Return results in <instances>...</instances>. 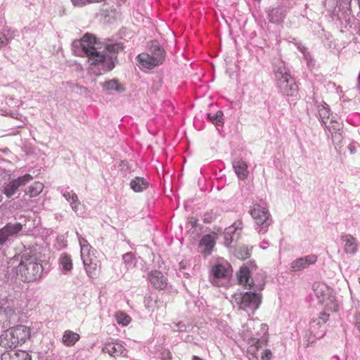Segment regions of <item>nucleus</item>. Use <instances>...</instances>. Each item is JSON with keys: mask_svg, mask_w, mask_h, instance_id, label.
<instances>
[{"mask_svg": "<svg viewBox=\"0 0 360 360\" xmlns=\"http://www.w3.org/2000/svg\"><path fill=\"white\" fill-rule=\"evenodd\" d=\"M99 44L91 34H86L80 40L72 43L74 53L79 56H86L91 65L101 66L104 72L110 71L115 67V54L122 50V46L119 43L108 42L103 50L98 47Z\"/></svg>", "mask_w": 360, "mask_h": 360, "instance_id": "f257e3e1", "label": "nucleus"}, {"mask_svg": "<svg viewBox=\"0 0 360 360\" xmlns=\"http://www.w3.org/2000/svg\"><path fill=\"white\" fill-rule=\"evenodd\" d=\"M18 262L16 274L23 282H34L41 278L44 268L35 251L27 249L15 255L10 262Z\"/></svg>", "mask_w": 360, "mask_h": 360, "instance_id": "f03ea898", "label": "nucleus"}, {"mask_svg": "<svg viewBox=\"0 0 360 360\" xmlns=\"http://www.w3.org/2000/svg\"><path fill=\"white\" fill-rule=\"evenodd\" d=\"M165 51L156 41H151L150 53L138 55L137 60L140 65L148 69H152L161 65L165 60Z\"/></svg>", "mask_w": 360, "mask_h": 360, "instance_id": "7ed1b4c3", "label": "nucleus"}, {"mask_svg": "<svg viewBox=\"0 0 360 360\" xmlns=\"http://www.w3.org/2000/svg\"><path fill=\"white\" fill-rule=\"evenodd\" d=\"M231 273V266L227 262L218 260L211 269L210 281L217 287L224 286L229 283Z\"/></svg>", "mask_w": 360, "mask_h": 360, "instance_id": "20e7f679", "label": "nucleus"}, {"mask_svg": "<svg viewBox=\"0 0 360 360\" xmlns=\"http://www.w3.org/2000/svg\"><path fill=\"white\" fill-rule=\"evenodd\" d=\"M233 300L240 309L254 311L260 304L261 295L255 292H237L233 294Z\"/></svg>", "mask_w": 360, "mask_h": 360, "instance_id": "39448f33", "label": "nucleus"}, {"mask_svg": "<svg viewBox=\"0 0 360 360\" xmlns=\"http://www.w3.org/2000/svg\"><path fill=\"white\" fill-rule=\"evenodd\" d=\"M250 214L256 224V230L259 233H265L272 223L268 209L259 204H255L250 210Z\"/></svg>", "mask_w": 360, "mask_h": 360, "instance_id": "423d86ee", "label": "nucleus"}, {"mask_svg": "<svg viewBox=\"0 0 360 360\" xmlns=\"http://www.w3.org/2000/svg\"><path fill=\"white\" fill-rule=\"evenodd\" d=\"M277 85L281 91L287 96H296L298 87L294 79L286 72L279 69L276 73Z\"/></svg>", "mask_w": 360, "mask_h": 360, "instance_id": "0eeeda50", "label": "nucleus"}, {"mask_svg": "<svg viewBox=\"0 0 360 360\" xmlns=\"http://www.w3.org/2000/svg\"><path fill=\"white\" fill-rule=\"evenodd\" d=\"M33 177L32 175L26 174L17 179H9L7 182H5L3 184L1 187V192L7 198H10L17 193L20 187L25 186L31 181Z\"/></svg>", "mask_w": 360, "mask_h": 360, "instance_id": "6e6552de", "label": "nucleus"}, {"mask_svg": "<svg viewBox=\"0 0 360 360\" xmlns=\"http://www.w3.org/2000/svg\"><path fill=\"white\" fill-rule=\"evenodd\" d=\"M329 314L326 311L320 313L319 316L314 319L309 324L311 334L316 338H321L326 333V323L328 320Z\"/></svg>", "mask_w": 360, "mask_h": 360, "instance_id": "1a4fd4ad", "label": "nucleus"}, {"mask_svg": "<svg viewBox=\"0 0 360 360\" xmlns=\"http://www.w3.org/2000/svg\"><path fill=\"white\" fill-rule=\"evenodd\" d=\"M237 276L240 285L245 287H249L250 289L253 290L254 291L261 290L264 288V282L256 283L254 279L250 278V270L245 266L240 267Z\"/></svg>", "mask_w": 360, "mask_h": 360, "instance_id": "9d476101", "label": "nucleus"}, {"mask_svg": "<svg viewBox=\"0 0 360 360\" xmlns=\"http://www.w3.org/2000/svg\"><path fill=\"white\" fill-rule=\"evenodd\" d=\"M22 226L20 223H8L0 229V246L10 242L22 230Z\"/></svg>", "mask_w": 360, "mask_h": 360, "instance_id": "9b49d317", "label": "nucleus"}, {"mask_svg": "<svg viewBox=\"0 0 360 360\" xmlns=\"http://www.w3.org/2000/svg\"><path fill=\"white\" fill-rule=\"evenodd\" d=\"M317 256L315 255H309L307 256L301 257L293 260L290 264L291 271H300L310 265L314 264L317 262Z\"/></svg>", "mask_w": 360, "mask_h": 360, "instance_id": "f8f14e48", "label": "nucleus"}, {"mask_svg": "<svg viewBox=\"0 0 360 360\" xmlns=\"http://www.w3.org/2000/svg\"><path fill=\"white\" fill-rule=\"evenodd\" d=\"M326 291L322 288L316 289V294L319 300V302L325 304V308L328 311H338V304L333 297L329 295L330 290L326 287Z\"/></svg>", "mask_w": 360, "mask_h": 360, "instance_id": "ddd939ff", "label": "nucleus"}, {"mask_svg": "<svg viewBox=\"0 0 360 360\" xmlns=\"http://www.w3.org/2000/svg\"><path fill=\"white\" fill-rule=\"evenodd\" d=\"M102 351L114 358L119 356L125 357L127 356L128 353V351L123 347V345L118 342H108L105 344Z\"/></svg>", "mask_w": 360, "mask_h": 360, "instance_id": "4468645a", "label": "nucleus"}, {"mask_svg": "<svg viewBox=\"0 0 360 360\" xmlns=\"http://www.w3.org/2000/svg\"><path fill=\"white\" fill-rule=\"evenodd\" d=\"M18 335H15L13 328L5 330L0 335V346L5 348H15L19 345Z\"/></svg>", "mask_w": 360, "mask_h": 360, "instance_id": "2eb2a0df", "label": "nucleus"}, {"mask_svg": "<svg viewBox=\"0 0 360 360\" xmlns=\"http://www.w3.org/2000/svg\"><path fill=\"white\" fill-rule=\"evenodd\" d=\"M148 280L151 285L157 288L163 290L167 286V278L159 271H153L148 275Z\"/></svg>", "mask_w": 360, "mask_h": 360, "instance_id": "dca6fc26", "label": "nucleus"}, {"mask_svg": "<svg viewBox=\"0 0 360 360\" xmlns=\"http://www.w3.org/2000/svg\"><path fill=\"white\" fill-rule=\"evenodd\" d=\"M81 258L83 261L84 266L87 275L91 278L96 276L98 271V265L94 255L91 254L88 256L82 257Z\"/></svg>", "mask_w": 360, "mask_h": 360, "instance_id": "f3484780", "label": "nucleus"}, {"mask_svg": "<svg viewBox=\"0 0 360 360\" xmlns=\"http://www.w3.org/2000/svg\"><path fill=\"white\" fill-rule=\"evenodd\" d=\"M341 240L344 243V251L346 254L354 255L358 250V243L356 238L350 234H343Z\"/></svg>", "mask_w": 360, "mask_h": 360, "instance_id": "a211bd4d", "label": "nucleus"}, {"mask_svg": "<svg viewBox=\"0 0 360 360\" xmlns=\"http://www.w3.org/2000/svg\"><path fill=\"white\" fill-rule=\"evenodd\" d=\"M248 352L250 360H270L272 356L269 349L259 352V350L252 346L250 347Z\"/></svg>", "mask_w": 360, "mask_h": 360, "instance_id": "6ab92c4d", "label": "nucleus"}, {"mask_svg": "<svg viewBox=\"0 0 360 360\" xmlns=\"http://www.w3.org/2000/svg\"><path fill=\"white\" fill-rule=\"evenodd\" d=\"M1 360H31V356L25 351H11L4 353Z\"/></svg>", "mask_w": 360, "mask_h": 360, "instance_id": "aec40b11", "label": "nucleus"}, {"mask_svg": "<svg viewBox=\"0 0 360 360\" xmlns=\"http://www.w3.org/2000/svg\"><path fill=\"white\" fill-rule=\"evenodd\" d=\"M101 86L105 91H109L110 94L112 93L113 91L120 93L125 90L124 85L120 84L116 79L103 82Z\"/></svg>", "mask_w": 360, "mask_h": 360, "instance_id": "412c9836", "label": "nucleus"}, {"mask_svg": "<svg viewBox=\"0 0 360 360\" xmlns=\"http://www.w3.org/2000/svg\"><path fill=\"white\" fill-rule=\"evenodd\" d=\"M233 167L239 179H245L248 177V165L244 161L235 160L233 162Z\"/></svg>", "mask_w": 360, "mask_h": 360, "instance_id": "4be33fe9", "label": "nucleus"}, {"mask_svg": "<svg viewBox=\"0 0 360 360\" xmlns=\"http://www.w3.org/2000/svg\"><path fill=\"white\" fill-rule=\"evenodd\" d=\"M148 182L142 177L136 176L131 181L130 187L135 192H141L148 187Z\"/></svg>", "mask_w": 360, "mask_h": 360, "instance_id": "5701e85b", "label": "nucleus"}, {"mask_svg": "<svg viewBox=\"0 0 360 360\" xmlns=\"http://www.w3.org/2000/svg\"><path fill=\"white\" fill-rule=\"evenodd\" d=\"M79 340V335L72 330H65L63 335V343L68 346H73Z\"/></svg>", "mask_w": 360, "mask_h": 360, "instance_id": "b1692460", "label": "nucleus"}, {"mask_svg": "<svg viewBox=\"0 0 360 360\" xmlns=\"http://www.w3.org/2000/svg\"><path fill=\"white\" fill-rule=\"evenodd\" d=\"M12 328L15 334L18 335V340L20 344L25 342V341L30 337V329L25 326L19 325Z\"/></svg>", "mask_w": 360, "mask_h": 360, "instance_id": "393cba45", "label": "nucleus"}, {"mask_svg": "<svg viewBox=\"0 0 360 360\" xmlns=\"http://www.w3.org/2000/svg\"><path fill=\"white\" fill-rule=\"evenodd\" d=\"M319 116L324 125L328 124L330 118V110L328 105L323 102L317 106Z\"/></svg>", "mask_w": 360, "mask_h": 360, "instance_id": "a878e982", "label": "nucleus"}, {"mask_svg": "<svg viewBox=\"0 0 360 360\" xmlns=\"http://www.w3.org/2000/svg\"><path fill=\"white\" fill-rule=\"evenodd\" d=\"M63 196L71 203V207L72 210L75 212L78 210V206L79 205L77 195L72 191H64L63 193Z\"/></svg>", "mask_w": 360, "mask_h": 360, "instance_id": "bb28decb", "label": "nucleus"}, {"mask_svg": "<svg viewBox=\"0 0 360 360\" xmlns=\"http://www.w3.org/2000/svg\"><path fill=\"white\" fill-rule=\"evenodd\" d=\"M77 236L79 240L80 248H81V257L84 256H88L91 255V246L89 244L88 241L82 238L78 232H77Z\"/></svg>", "mask_w": 360, "mask_h": 360, "instance_id": "cd10ccee", "label": "nucleus"}, {"mask_svg": "<svg viewBox=\"0 0 360 360\" xmlns=\"http://www.w3.org/2000/svg\"><path fill=\"white\" fill-rule=\"evenodd\" d=\"M214 245V240L211 235H206L200 240V246L204 248V251L210 252Z\"/></svg>", "mask_w": 360, "mask_h": 360, "instance_id": "c85d7f7f", "label": "nucleus"}, {"mask_svg": "<svg viewBox=\"0 0 360 360\" xmlns=\"http://www.w3.org/2000/svg\"><path fill=\"white\" fill-rule=\"evenodd\" d=\"M44 188V184L41 182L36 181L32 185L29 186L26 194L29 195L31 198L38 195Z\"/></svg>", "mask_w": 360, "mask_h": 360, "instance_id": "c756f323", "label": "nucleus"}, {"mask_svg": "<svg viewBox=\"0 0 360 360\" xmlns=\"http://www.w3.org/2000/svg\"><path fill=\"white\" fill-rule=\"evenodd\" d=\"M60 262L63 271H70L72 268V262L70 257L67 254H63L60 259Z\"/></svg>", "mask_w": 360, "mask_h": 360, "instance_id": "7c9ffc66", "label": "nucleus"}, {"mask_svg": "<svg viewBox=\"0 0 360 360\" xmlns=\"http://www.w3.org/2000/svg\"><path fill=\"white\" fill-rule=\"evenodd\" d=\"M20 105V102L18 100L14 99L13 98H10L6 103H4V105L7 107L8 109H10L11 110V114H8L7 115H11L13 117L18 118V113H13V109L18 107Z\"/></svg>", "mask_w": 360, "mask_h": 360, "instance_id": "2f4dec72", "label": "nucleus"}, {"mask_svg": "<svg viewBox=\"0 0 360 360\" xmlns=\"http://www.w3.org/2000/svg\"><path fill=\"white\" fill-rule=\"evenodd\" d=\"M207 117L210 120L216 125H221L223 124V112L221 110L217 111L213 115H212L210 113H208Z\"/></svg>", "mask_w": 360, "mask_h": 360, "instance_id": "473e14b6", "label": "nucleus"}, {"mask_svg": "<svg viewBox=\"0 0 360 360\" xmlns=\"http://www.w3.org/2000/svg\"><path fill=\"white\" fill-rule=\"evenodd\" d=\"M116 320L119 324L127 326L130 323L131 318L127 314L120 312L116 314Z\"/></svg>", "mask_w": 360, "mask_h": 360, "instance_id": "72a5a7b5", "label": "nucleus"}, {"mask_svg": "<svg viewBox=\"0 0 360 360\" xmlns=\"http://www.w3.org/2000/svg\"><path fill=\"white\" fill-rule=\"evenodd\" d=\"M8 114H11V110L4 105V95L0 92V115H6Z\"/></svg>", "mask_w": 360, "mask_h": 360, "instance_id": "f704fd0d", "label": "nucleus"}, {"mask_svg": "<svg viewBox=\"0 0 360 360\" xmlns=\"http://www.w3.org/2000/svg\"><path fill=\"white\" fill-rule=\"evenodd\" d=\"M342 123L338 121H334V123L331 125L326 124L325 125L326 127H327L329 131H330L332 133H335L338 131H340L342 128Z\"/></svg>", "mask_w": 360, "mask_h": 360, "instance_id": "c9c22d12", "label": "nucleus"}, {"mask_svg": "<svg viewBox=\"0 0 360 360\" xmlns=\"http://www.w3.org/2000/svg\"><path fill=\"white\" fill-rule=\"evenodd\" d=\"M122 259L124 264L129 267L134 263V257L131 252H127L123 255Z\"/></svg>", "mask_w": 360, "mask_h": 360, "instance_id": "e433bc0d", "label": "nucleus"}, {"mask_svg": "<svg viewBox=\"0 0 360 360\" xmlns=\"http://www.w3.org/2000/svg\"><path fill=\"white\" fill-rule=\"evenodd\" d=\"M236 256L240 259H245L250 257V252L248 250H238Z\"/></svg>", "mask_w": 360, "mask_h": 360, "instance_id": "4c0bfd02", "label": "nucleus"}, {"mask_svg": "<svg viewBox=\"0 0 360 360\" xmlns=\"http://www.w3.org/2000/svg\"><path fill=\"white\" fill-rule=\"evenodd\" d=\"M352 0H338L337 5L342 8H349L350 6Z\"/></svg>", "mask_w": 360, "mask_h": 360, "instance_id": "58836bf2", "label": "nucleus"}, {"mask_svg": "<svg viewBox=\"0 0 360 360\" xmlns=\"http://www.w3.org/2000/svg\"><path fill=\"white\" fill-rule=\"evenodd\" d=\"M75 6L82 7L89 4V0H71Z\"/></svg>", "mask_w": 360, "mask_h": 360, "instance_id": "ea45409f", "label": "nucleus"}, {"mask_svg": "<svg viewBox=\"0 0 360 360\" xmlns=\"http://www.w3.org/2000/svg\"><path fill=\"white\" fill-rule=\"evenodd\" d=\"M236 223H235L233 226H229L226 229L225 236L226 238L229 235H230L232 233H235L237 231L238 226H236Z\"/></svg>", "mask_w": 360, "mask_h": 360, "instance_id": "a19ab883", "label": "nucleus"}, {"mask_svg": "<svg viewBox=\"0 0 360 360\" xmlns=\"http://www.w3.org/2000/svg\"><path fill=\"white\" fill-rule=\"evenodd\" d=\"M174 326H175L174 328V330H178L180 331H184V330H186V325L183 324L181 322L176 323Z\"/></svg>", "mask_w": 360, "mask_h": 360, "instance_id": "79ce46f5", "label": "nucleus"}, {"mask_svg": "<svg viewBox=\"0 0 360 360\" xmlns=\"http://www.w3.org/2000/svg\"><path fill=\"white\" fill-rule=\"evenodd\" d=\"M7 41H8V39H7L6 37L4 34H3L2 33H0V46L6 45L7 43Z\"/></svg>", "mask_w": 360, "mask_h": 360, "instance_id": "37998d69", "label": "nucleus"}, {"mask_svg": "<svg viewBox=\"0 0 360 360\" xmlns=\"http://www.w3.org/2000/svg\"><path fill=\"white\" fill-rule=\"evenodd\" d=\"M355 326L360 332V314L355 315Z\"/></svg>", "mask_w": 360, "mask_h": 360, "instance_id": "c03bdc74", "label": "nucleus"}, {"mask_svg": "<svg viewBox=\"0 0 360 360\" xmlns=\"http://www.w3.org/2000/svg\"><path fill=\"white\" fill-rule=\"evenodd\" d=\"M335 117H332L331 119L329 118V120H328V124H330L331 125L332 124L334 123V121H337L335 119H334Z\"/></svg>", "mask_w": 360, "mask_h": 360, "instance_id": "a18cd8bd", "label": "nucleus"}, {"mask_svg": "<svg viewBox=\"0 0 360 360\" xmlns=\"http://www.w3.org/2000/svg\"><path fill=\"white\" fill-rule=\"evenodd\" d=\"M298 49L303 53H304L305 51H306V48L304 46H298Z\"/></svg>", "mask_w": 360, "mask_h": 360, "instance_id": "49530a36", "label": "nucleus"}, {"mask_svg": "<svg viewBox=\"0 0 360 360\" xmlns=\"http://www.w3.org/2000/svg\"><path fill=\"white\" fill-rule=\"evenodd\" d=\"M240 224H241V223L240 222L236 226H239V225H240ZM238 229H241V227H238Z\"/></svg>", "mask_w": 360, "mask_h": 360, "instance_id": "de8ad7c7", "label": "nucleus"}, {"mask_svg": "<svg viewBox=\"0 0 360 360\" xmlns=\"http://www.w3.org/2000/svg\"><path fill=\"white\" fill-rule=\"evenodd\" d=\"M205 221H207V222H209V220H207L206 218L204 219Z\"/></svg>", "mask_w": 360, "mask_h": 360, "instance_id": "09e8293b", "label": "nucleus"}, {"mask_svg": "<svg viewBox=\"0 0 360 360\" xmlns=\"http://www.w3.org/2000/svg\"><path fill=\"white\" fill-rule=\"evenodd\" d=\"M205 221H207V222H209V220H207L206 218L204 219Z\"/></svg>", "mask_w": 360, "mask_h": 360, "instance_id": "8fccbe9b", "label": "nucleus"}, {"mask_svg": "<svg viewBox=\"0 0 360 360\" xmlns=\"http://www.w3.org/2000/svg\"><path fill=\"white\" fill-rule=\"evenodd\" d=\"M180 264L182 267H184V264H182V262H180Z\"/></svg>", "mask_w": 360, "mask_h": 360, "instance_id": "3c124183", "label": "nucleus"}, {"mask_svg": "<svg viewBox=\"0 0 360 360\" xmlns=\"http://www.w3.org/2000/svg\"><path fill=\"white\" fill-rule=\"evenodd\" d=\"M180 264L182 267H184V264H182V262H180Z\"/></svg>", "mask_w": 360, "mask_h": 360, "instance_id": "603ef678", "label": "nucleus"}, {"mask_svg": "<svg viewBox=\"0 0 360 360\" xmlns=\"http://www.w3.org/2000/svg\"><path fill=\"white\" fill-rule=\"evenodd\" d=\"M334 358H335V359H336L337 360H338V357H337V356H335Z\"/></svg>", "mask_w": 360, "mask_h": 360, "instance_id": "864d4df0", "label": "nucleus"}, {"mask_svg": "<svg viewBox=\"0 0 360 360\" xmlns=\"http://www.w3.org/2000/svg\"><path fill=\"white\" fill-rule=\"evenodd\" d=\"M359 283H360V278H359Z\"/></svg>", "mask_w": 360, "mask_h": 360, "instance_id": "5fc2aeb1", "label": "nucleus"}]
</instances>
